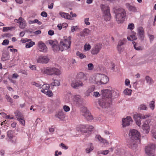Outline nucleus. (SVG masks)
<instances>
[{
    "label": "nucleus",
    "mask_w": 156,
    "mask_h": 156,
    "mask_svg": "<svg viewBox=\"0 0 156 156\" xmlns=\"http://www.w3.org/2000/svg\"><path fill=\"white\" fill-rule=\"evenodd\" d=\"M88 146L90 147L87 148L86 149V152L87 153H90L94 149L93 144L92 143H89Z\"/></svg>",
    "instance_id": "obj_30"
},
{
    "label": "nucleus",
    "mask_w": 156,
    "mask_h": 156,
    "mask_svg": "<svg viewBox=\"0 0 156 156\" xmlns=\"http://www.w3.org/2000/svg\"><path fill=\"white\" fill-rule=\"evenodd\" d=\"M59 15L62 18L66 19L68 20H70L71 19V16L68 13L62 12H59Z\"/></svg>",
    "instance_id": "obj_27"
},
{
    "label": "nucleus",
    "mask_w": 156,
    "mask_h": 156,
    "mask_svg": "<svg viewBox=\"0 0 156 156\" xmlns=\"http://www.w3.org/2000/svg\"><path fill=\"white\" fill-rule=\"evenodd\" d=\"M113 11L115 14V17L118 23H121L125 20L126 15L125 10L122 8L115 7L113 8Z\"/></svg>",
    "instance_id": "obj_2"
},
{
    "label": "nucleus",
    "mask_w": 156,
    "mask_h": 156,
    "mask_svg": "<svg viewBox=\"0 0 156 156\" xmlns=\"http://www.w3.org/2000/svg\"><path fill=\"white\" fill-rule=\"evenodd\" d=\"M98 140V141L101 142V140L102 139V138L100 135H97L95 137Z\"/></svg>",
    "instance_id": "obj_58"
},
{
    "label": "nucleus",
    "mask_w": 156,
    "mask_h": 156,
    "mask_svg": "<svg viewBox=\"0 0 156 156\" xmlns=\"http://www.w3.org/2000/svg\"><path fill=\"white\" fill-rule=\"evenodd\" d=\"M101 74H98L96 75L94 77V80L95 83L97 84H99L101 83Z\"/></svg>",
    "instance_id": "obj_25"
},
{
    "label": "nucleus",
    "mask_w": 156,
    "mask_h": 156,
    "mask_svg": "<svg viewBox=\"0 0 156 156\" xmlns=\"http://www.w3.org/2000/svg\"><path fill=\"white\" fill-rule=\"evenodd\" d=\"M49 60V58L46 56H40L37 59V62L44 64L48 63Z\"/></svg>",
    "instance_id": "obj_15"
},
{
    "label": "nucleus",
    "mask_w": 156,
    "mask_h": 156,
    "mask_svg": "<svg viewBox=\"0 0 156 156\" xmlns=\"http://www.w3.org/2000/svg\"><path fill=\"white\" fill-rule=\"evenodd\" d=\"M68 39H64L60 42V47L61 51H62L64 50H67L70 47L71 43V37H69Z\"/></svg>",
    "instance_id": "obj_4"
},
{
    "label": "nucleus",
    "mask_w": 156,
    "mask_h": 156,
    "mask_svg": "<svg viewBox=\"0 0 156 156\" xmlns=\"http://www.w3.org/2000/svg\"><path fill=\"white\" fill-rule=\"evenodd\" d=\"M148 36L150 39V42L151 43L154 39V35L151 34H148Z\"/></svg>",
    "instance_id": "obj_48"
},
{
    "label": "nucleus",
    "mask_w": 156,
    "mask_h": 156,
    "mask_svg": "<svg viewBox=\"0 0 156 156\" xmlns=\"http://www.w3.org/2000/svg\"><path fill=\"white\" fill-rule=\"evenodd\" d=\"M138 35L139 38L141 41L144 39V32L143 28L142 27H139L138 29Z\"/></svg>",
    "instance_id": "obj_18"
},
{
    "label": "nucleus",
    "mask_w": 156,
    "mask_h": 156,
    "mask_svg": "<svg viewBox=\"0 0 156 156\" xmlns=\"http://www.w3.org/2000/svg\"><path fill=\"white\" fill-rule=\"evenodd\" d=\"M14 133V131L12 130H9L7 133L8 137L10 139H12L13 138V134Z\"/></svg>",
    "instance_id": "obj_35"
},
{
    "label": "nucleus",
    "mask_w": 156,
    "mask_h": 156,
    "mask_svg": "<svg viewBox=\"0 0 156 156\" xmlns=\"http://www.w3.org/2000/svg\"><path fill=\"white\" fill-rule=\"evenodd\" d=\"M89 19V18H85L84 20L85 24L87 25H89L90 24V23L88 21Z\"/></svg>",
    "instance_id": "obj_60"
},
{
    "label": "nucleus",
    "mask_w": 156,
    "mask_h": 156,
    "mask_svg": "<svg viewBox=\"0 0 156 156\" xmlns=\"http://www.w3.org/2000/svg\"><path fill=\"white\" fill-rule=\"evenodd\" d=\"M148 117L147 115H143L140 114H134L133 115V118L135 120L140 119H145Z\"/></svg>",
    "instance_id": "obj_22"
},
{
    "label": "nucleus",
    "mask_w": 156,
    "mask_h": 156,
    "mask_svg": "<svg viewBox=\"0 0 156 156\" xmlns=\"http://www.w3.org/2000/svg\"><path fill=\"white\" fill-rule=\"evenodd\" d=\"M135 121L136 122V125L138 126H140L141 124V121L140 119H139Z\"/></svg>",
    "instance_id": "obj_59"
},
{
    "label": "nucleus",
    "mask_w": 156,
    "mask_h": 156,
    "mask_svg": "<svg viewBox=\"0 0 156 156\" xmlns=\"http://www.w3.org/2000/svg\"><path fill=\"white\" fill-rule=\"evenodd\" d=\"M41 15L43 17H45L47 16V13L44 11H43L41 13Z\"/></svg>",
    "instance_id": "obj_62"
},
{
    "label": "nucleus",
    "mask_w": 156,
    "mask_h": 156,
    "mask_svg": "<svg viewBox=\"0 0 156 156\" xmlns=\"http://www.w3.org/2000/svg\"><path fill=\"white\" fill-rule=\"evenodd\" d=\"M134 44V43H135V44L134 45V48L136 50L140 51V50H142L143 49V47H141V46L135 43V42L133 43Z\"/></svg>",
    "instance_id": "obj_32"
},
{
    "label": "nucleus",
    "mask_w": 156,
    "mask_h": 156,
    "mask_svg": "<svg viewBox=\"0 0 156 156\" xmlns=\"http://www.w3.org/2000/svg\"><path fill=\"white\" fill-rule=\"evenodd\" d=\"M139 108L140 110H146L147 107L144 104H142L140 105Z\"/></svg>",
    "instance_id": "obj_47"
},
{
    "label": "nucleus",
    "mask_w": 156,
    "mask_h": 156,
    "mask_svg": "<svg viewBox=\"0 0 156 156\" xmlns=\"http://www.w3.org/2000/svg\"><path fill=\"white\" fill-rule=\"evenodd\" d=\"M129 135L130 139L128 142V146L130 148L135 150L137 147L138 141H139L140 133L136 130L133 129L129 131Z\"/></svg>",
    "instance_id": "obj_1"
},
{
    "label": "nucleus",
    "mask_w": 156,
    "mask_h": 156,
    "mask_svg": "<svg viewBox=\"0 0 156 156\" xmlns=\"http://www.w3.org/2000/svg\"><path fill=\"white\" fill-rule=\"evenodd\" d=\"M38 50L40 51L46 53L47 51V48L45 44L42 41H39L37 44Z\"/></svg>",
    "instance_id": "obj_14"
},
{
    "label": "nucleus",
    "mask_w": 156,
    "mask_h": 156,
    "mask_svg": "<svg viewBox=\"0 0 156 156\" xmlns=\"http://www.w3.org/2000/svg\"><path fill=\"white\" fill-rule=\"evenodd\" d=\"M131 90L128 88L125 89L124 91V94L126 95H129L131 94Z\"/></svg>",
    "instance_id": "obj_41"
},
{
    "label": "nucleus",
    "mask_w": 156,
    "mask_h": 156,
    "mask_svg": "<svg viewBox=\"0 0 156 156\" xmlns=\"http://www.w3.org/2000/svg\"><path fill=\"white\" fill-rule=\"evenodd\" d=\"M48 34L52 36L54 34V31L51 30H49L48 33Z\"/></svg>",
    "instance_id": "obj_63"
},
{
    "label": "nucleus",
    "mask_w": 156,
    "mask_h": 156,
    "mask_svg": "<svg viewBox=\"0 0 156 156\" xmlns=\"http://www.w3.org/2000/svg\"><path fill=\"white\" fill-rule=\"evenodd\" d=\"M87 66L89 70H92L93 69L94 66L92 63H89Z\"/></svg>",
    "instance_id": "obj_54"
},
{
    "label": "nucleus",
    "mask_w": 156,
    "mask_h": 156,
    "mask_svg": "<svg viewBox=\"0 0 156 156\" xmlns=\"http://www.w3.org/2000/svg\"><path fill=\"white\" fill-rule=\"evenodd\" d=\"M133 121L132 119L130 116H127L126 118H124L122 120V125L123 127L129 126L130 122Z\"/></svg>",
    "instance_id": "obj_16"
},
{
    "label": "nucleus",
    "mask_w": 156,
    "mask_h": 156,
    "mask_svg": "<svg viewBox=\"0 0 156 156\" xmlns=\"http://www.w3.org/2000/svg\"><path fill=\"white\" fill-rule=\"evenodd\" d=\"M125 5L126 8L129 11L133 12H138L137 9L135 6L131 5L129 3H126Z\"/></svg>",
    "instance_id": "obj_19"
},
{
    "label": "nucleus",
    "mask_w": 156,
    "mask_h": 156,
    "mask_svg": "<svg viewBox=\"0 0 156 156\" xmlns=\"http://www.w3.org/2000/svg\"><path fill=\"white\" fill-rule=\"evenodd\" d=\"M42 72L44 74L48 75H59L61 74L60 71L58 69L55 67L43 68L42 70Z\"/></svg>",
    "instance_id": "obj_3"
},
{
    "label": "nucleus",
    "mask_w": 156,
    "mask_h": 156,
    "mask_svg": "<svg viewBox=\"0 0 156 156\" xmlns=\"http://www.w3.org/2000/svg\"><path fill=\"white\" fill-rule=\"evenodd\" d=\"M112 101H109L105 98H102L99 100L98 104L99 105L103 108H106L109 106V105L111 103Z\"/></svg>",
    "instance_id": "obj_9"
},
{
    "label": "nucleus",
    "mask_w": 156,
    "mask_h": 156,
    "mask_svg": "<svg viewBox=\"0 0 156 156\" xmlns=\"http://www.w3.org/2000/svg\"><path fill=\"white\" fill-rule=\"evenodd\" d=\"M127 41V40L126 38H124L122 40H120L118 42L117 45L122 46L125 44Z\"/></svg>",
    "instance_id": "obj_38"
},
{
    "label": "nucleus",
    "mask_w": 156,
    "mask_h": 156,
    "mask_svg": "<svg viewBox=\"0 0 156 156\" xmlns=\"http://www.w3.org/2000/svg\"><path fill=\"white\" fill-rule=\"evenodd\" d=\"M134 28V24L133 23H131L129 25L128 27V29L132 30Z\"/></svg>",
    "instance_id": "obj_45"
},
{
    "label": "nucleus",
    "mask_w": 156,
    "mask_h": 156,
    "mask_svg": "<svg viewBox=\"0 0 156 156\" xmlns=\"http://www.w3.org/2000/svg\"><path fill=\"white\" fill-rule=\"evenodd\" d=\"M117 48L119 52H121L122 51H123V48L122 47V46L117 45Z\"/></svg>",
    "instance_id": "obj_52"
},
{
    "label": "nucleus",
    "mask_w": 156,
    "mask_h": 156,
    "mask_svg": "<svg viewBox=\"0 0 156 156\" xmlns=\"http://www.w3.org/2000/svg\"><path fill=\"white\" fill-rule=\"evenodd\" d=\"M82 115L87 121H91L93 119V117L87 108L85 107H82L81 109Z\"/></svg>",
    "instance_id": "obj_6"
},
{
    "label": "nucleus",
    "mask_w": 156,
    "mask_h": 156,
    "mask_svg": "<svg viewBox=\"0 0 156 156\" xmlns=\"http://www.w3.org/2000/svg\"><path fill=\"white\" fill-rule=\"evenodd\" d=\"M101 48V46L100 45L96 44L92 48L91 53L93 55H97L99 53Z\"/></svg>",
    "instance_id": "obj_17"
},
{
    "label": "nucleus",
    "mask_w": 156,
    "mask_h": 156,
    "mask_svg": "<svg viewBox=\"0 0 156 156\" xmlns=\"http://www.w3.org/2000/svg\"><path fill=\"white\" fill-rule=\"evenodd\" d=\"M9 43V41L8 39L4 40L3 42L2 43V44L4 45H7Z\"/></svg>",
    "instance_id": "obj_50"
},
{
    "label": "nucleus",
    "mask_w": 156,
    "mask_h": 156,
    "mask_svg": "<svg viewBox=\"0 0 156 156\" xmlns=\"http://www.w3.org/2000/svg\"><path fill=\"white\" fill-rule=\"evenodd\" d=\"M51 85L53 86H58L60 85V82L58 80H55L54 82L51 83Z\"/></svg>",
    "instance_id": "obj_36"
},
{
    "label": "nucleus",
    "mask_w": 156,
    "mask_h": 156,
    "mask_svg": "<svg viewBox=\"0 0 156 156\" xmlns=\"http://www.w3.org/2000/svg\"><path fill=\"white\" fill-rule=\"evenodd\" d=\"M83 128H85L88 129V131H91L92 129H93L94 127L93 126L90 125H84L82 126Z\"/></svg>",
    "instance_id": "obj_37"
},
{
    "label": "nucleus",
    "mask_w": 156,
    "mask_h": 156,
    "mask_svg": "<svg viewBox=\"0 0 156 156\" xmlns=\"http://www.w3.org/2000/svg\"><path fill=\"white\" fill-rule=\"evenodd\" d=\"M28 23L30 24L37 23L39 25H41L42 24V22L39 21L37 19H35L33 20H29L28 21Z\"/></svg>",
    "instance_id": "obj_34"
},
{
    "label": "nucleus",
    "mask_w": 156,
    "mask_h": 156,
    "mask_svg": "<svg viewBox=\"0 0 156 156\" xmlns=\"http://www.w3.org/2000/svg\"><path fill=\"white\" fill-rule=\"evenodd\" d=\"M76 78L81 80V81L83 82L87 80V77L86 75L83 72H80L77 74Z\"/></svg>",
    "instance_id": "obj_21"
},
{
    "label": "nucleus",
    "mask_w": 156,
    "mask_h": 156,
    "mask_svg": "<svg viewBox=\"0 0 156 156\" xmlns=\"http://www.w3.org/2000/svg\"><path fill=\"white\" fill-rule=\"evenodd\" d=\"M156 148V146L154 144H152L148 145L145 148L146 154L148 156L153 155V152Z\"/></svg>",
    "instance_id": "obj_7"
},
{
    "label": "nucleus",
    "mask_w": 156,
    "mask_h": 156,
    "mask_svg": "<svg viewBox=\"0 0 156 156\" xmlns=\"http://www.w3.org/2000/svg\"><path fill=\"white\" fill-rule=\"evenodd\" d=\"M101 8L104 15V19L106 21L109 20L111 18L109 7L106 5H101Z\"/></svg>",
    "instance_id": "obj_5"
},
{
    "label": "nucleus",
    "mask_w": 156,
    "mask_h": 156,
    "mask_svg": "<svg viewBox=\"0 0 156 156\" xmlns=\"http://www.w3.org/2000/svg\"><path fill=\"white\" fill-rule=\"evenodd\" d=\"M109 81L108 78L105 75L101 74V84H105Z\"/></svg>",
    "instance_id": "obj_24"
},
{
    "label": "nucleus",
    "mask_w": 156,
    "mask_h": 156,
    "mask_svg": "<svg viewBox=\"0 0 156 156\" xmlns=\"http://www.w3.org/2000/svg\"><path fill=\"white\" fill-rule=\"evenodd\" d=\"M93 96L96 97L100 96V94L99 92H93Z\"/></svg>",
    "instance_id": "obj_57"
},
{
    "label": "nucleus",
    "mask_w": 156,
    "mask_h": 156,
    "mask_svg": "<svg viewBox=\"0 0 156 156\" xmlns=\"http://www.w3.org/2000/svg\"><path fill=\"white\" fill-rule=\"evenodd\" d=\"M78 28V27L77 26H72L71 27V31L72 32H74L76 31Z\"/></svg>",
    "instance_id": "obj_56"
},
{
    "label": "nucleus",
    "mask_w": 156,
    "mask_h": 156,
    "mask_svg": "<svg viewBox=\"0 0 156 156\" xmlns=\"http://www.w3.org/2000/svg\"><path fill=\"white\" fill-rule=\"evenodd\" d=\"M100 142L104 144H106V145L108 144V143L107 142V141L104 138H102V139L101 140Z\"/></svg>",
    "instance_id": "obj_61"
},
{
    "label": "nucleus",
    "mask_w": 156,
    "mask_h": 156,
    "mask_svg": "<svg viewBox=\"0 0 156 156\" xmlns=\"http://www.w3.org/2000/svg\"><path fill=\"white\" fill-rule=\"evenodd\" d=\"M84 84L82 81L80 80H75L72 81L71 83V86L74 89H78L82 87Z\"/></svg>",
    "instance_id": "obj_13"
},
{
    "label": "nucleus",
    "mask_w": 156,
    "mask_h": 156,
    "mask_svg": "<svg viewBox=\"0 0 156 156\" xmlns=\"http://www.w3.org/2000/svg\"><path fill=\"white\" fill-rule=\"evenodd\" d=\"M95 88V87L94 86L89 87L86 92V96H88L89 95L90 93L94 91Z\"/></svg>",
    "instance_id": "obj_29"
},
{
    "label": "nucleus",
    "mask_w": 156,
    "mask_h": 156,
    "mask_svg": "<svg viewBox=\"0 0 156 156\" xmlns=\"http://www.w3.org/2000/svg\"><path fill=\"white\" fill-rule=\"evenodd\" d=\"M145 79L147 81V83L149 84H151L154 83V81L151 79V78L148 76H147L145 77Z\"/></svg>",
    "instance_id": "obj_39"
},
{
    "label": "nucleus",
    "mask_w": 156,
    "mask_h": 156,
    "mask_svg": "<svg viewBox=\"0 0 156 156\" xmlns=\"http://www.w3.org/2000/svg\"><path fill=\"white\" fill-rule=\"evenodd\" d=\"M60 146L64 149L66 150L68 148V147L66 146L63 143H62L60 144Z\"/></svg>",
    "instance_id": "obj_53"
},
{
    "label": "nucleus",
    "mask_w": 156,
    "mask_h": 156,
    "mask_svg": "<svg viewBox=\"0 0 156 156\" xmlns=\"http://www.w3.org/2000/svg\"><path fill=\"white\" fill-rule=\"evenodd\" d=\"M72 99L74 104L78 106H79L83 103V99L79 95H74L73 96Z\"/></svg>",
    "instance_id": "obj_11"
},
{
    "label": "nucleus",
    "mask_w": 156,
    "mask_h": 156,
    "mask_svg": "<svg viewBox=\"0 0 156 156\" xmlns=\"http://www.w3.org/2000/svg\"><path fill=\"white\" fill-rule=\"evenodd\" d=\"M9 53L8 52L3 53L1 58L2 61H5L7 60L9 58Z\"/></svg>",
    "instance_id": "obj_28"
},
{
    "label": "nucleus",
    "mask_w": 156,
    "mask_h": 156,
    "mask_svg": "<svg viewBox=\"0 0 156 156\" xmlns=\"http://www.w3.org/2000/svg\"><path fill=\"white\" fill-rule=\"evenodd\" d=\"M5 98L8 101L10 102L11 103H12L13 102V100L12 99L10 98L9 95L6 94L5 96Z\"/></svg>",
    "instance_id": "obj_44"
},
{
    "label": "nucleus",
    "mask_w": 156,
    "mask_h": 156,
    "mask_svg": "<svg viewBox=\"0 0 156 156\" xmlns=\"http://www.w3.org/2000/svg\"><path fill=\"white\" fill-rule=\"evenodd\" d=\"M154 101L153 100L152 101H151L149 104V106L150 108L152 110H153L154 108Z\"/></svg>",
    "instance_id": "obj_40"
},
{
    "label": "nucleus",
    "mask_w": 156,
    "mask_h": 156,
    "mask_svg": "<svg viewBox=\"0 0 156 156\" xmlns=\"http://www.w3.org/2000/svg\"><path fill=\"white\" fill-rule=\"evenodd\" d=\"M42 89L41 90V92L48 95L49 97H51L53 93L51 90H49V86L48 85L47 86L46 85L44 84L42 86Z\"/></svg>",
    "instance_id": "obj_12"
},
{
    "label": "nucleus",
    "mask_w": 156,
    "mask_h": 156,
    "mask_svg": "<svg viewBox=\"0 0 156 156\" xmlns=\"http://www.w3.org/2000/svg\"><path fill=\"white\" fill-rule=\"evenodd\" d=\"M31 84H32V85H35L36 87H38L41 88V84H40L39 83H36V82H32L31 83Z\"/></svg>",
    "instance_id": "obj_46"
},
{
    "label": "nucleus",
    "mask_w": 156,
    "mask_h": 156,
    "mask_svg": "<svg viewBox=\"0 0 156 156\" xmlns=\"http://www.w3.org/2000/svg\"><path fill=\"white\" fill-rule=\"evenodd\" d=\"M84 48L85 51H88L90 49L91 46L89 44H86L84 46Z\"/></svg>",
    "instance_id": "obj_43"
},
{
    "label": "nucleus",
    "mask_w": 156,
    "mask_h": 156,
    "mask_svg": "<svg viewBox=\"0 0 156 156\" xmlns=\"http://www.w3.org/2000/svg\"><path fill=\"white\" fill-rule=\"evenodd\" d=\"M15 114L16 118L18 120L21 118H23V115L20 112L17 111L16 112Z\"/></svg>",
    "instance_id": "obj_33"
},
{
    "label": "nucleus",
    "mask_w": 156,
    "mask_h": 156,
    "mask_svg": "<svg viewBox=\"0 0 156 156\" xmlns=\"http://www.w3.org/2000/svg\"><path fill=\"white\" fill-rule=\"evenodd\" d=\"M49 44L52 46V48L54 51H61L60 45H58L57 41H53L50 40L48 41Z\"/></svg>",
    "instance_id": "obj_10"
},
{
    "label": "nucleus",
    "mask_w": 156,
    "mask_h": 156,
    "mask_svg": "<svg viewBox=\"0 0 156 156\" xmlns=\"http://www.w3.org/2000/svg\"><path fill=\"white\" fill-rule=\"evenodd\" d=\"M55 116L61 120H63L65 117V114L62 111H60L56 113Z\"/></svg>",
    "instance_id": "obj_23"
},
{
    "label": "nucleus",
    "mask_w": 156,
    "mask_h": 156,
    "mask_svg": "<svg viewBox=\"0 0 156 156\" xmlns=\"http://www.w3.org/2000/svg\"><path fill=\"white\" fill-rule=\"evenodd\" d=\"M76 55L78 56H79L81 59H83L86 57V56L85 55H83L82 53H80L79 51H77V52Z\"/></svg>",
    "instance_id": "obj_42"
},
{
    "label": "nucleus",
    "mask_w": 156,
    "mask_h": 156,
    "mask_svg": "<svg viewBox=\"0 0 156 156\" xmlns=\"http://www.w3.org/2000/svg\"><path fill=\"white\" fill-rule=\"evenodd\" d=\"M35 44V43L34 42L31 41L28 42H27L26 44V48H29Z\"/></svg>",
    "instance_id": "obj_31"
},
{
    "label": "nucleus",
    "mask_w": 156,
    "mask_h": 156,
    "mask_svg": "<svg viewBox=\"0 0 156 156\" xmlns=\"http://www.w3.org/2000/svg\"><path fill=\"white\" fill-rule=\"evenodd\" d=\"M102 97L105 98L109 101H112V94L110 90L105 89L101 91Z\"/></svg>",
    "instance_id": "obj_8"
},
{
    "label": "nucleus",
    "mask_w": 156,
    "mask_h": 156,
    "mask_svg": "<svg viewBox=\"0 0 156 156\" xmlns=\"http://www.w3.org/2000/svg\"><path fill=\"white\" fill-rule=\"evenodd\" d=\"M23 118H21L18 120L20 122V123L22 124L23 126H24L25 124V121L23 119Z\"/></svg>",
    "instance_id": "obj_55"
},
{
    "label": "nucleus",
    "mask_w": 156,
    "mask_h": 156,
    "mask_svg": "<svg viewBox=\"0 0 156 156\" xmlns=\"http://www.w3.org/2000/svg\"><path fill=\"white\" fill-rule=\"evenodd\" d=\"M19 27L22 29H24L26 27V22L25 20L22 17H20L19 18Z\"/></svg>",
    "instance_id": "obj_20"
},
{
    "label": "nucleus",
    "mask_w": 156,
    "mask_h": 156,
    "mask_svg": "<svg viewBox=\"0 0 156 156\" xmlns=\"http://www.w3.org/2000/svg\"><path fill=\"white\" fill-rule=\"evenodd\" d=\"M31 41V39H28L27 38H25V39H21V41L23 43H25L26 42H28Z\"/></svg>",
    "instance_id": "obj_51"
},
{
    "label": "nucleus",
    "mask_w": 156,
    "mask_h": 156,
    "mask_svg": "<svg viewBox=\"0 0 156 156\" xmlns=\"http://www.w3.org/2000/svg\"><path fill=\"white\" fill-rule=\"evenodd\" d=\"M142 128L145 133L147 134L149 133L150 131V127L148 124L144 123L143 125Z\"/></svg>",
    "instance_id": "obj_26"
},
{
    "label": "nucleus",
    "mask_w": 156,
    "mask_h": 156,
    "mask_svg": "<svg viewBox=\"0 0 156 156\" xmlns=\"http://www.w3.org/2000/svg\"><path fill=\"white\" fill-rule=\"evenodd\" d=\"M63 109L66 112H68L70 110V108L68 106L66 105H64L63 107Z\"/></svg>",
    "instance_id": "obj_49"
},
{
    "label": "nucleus",
    "mask_w": 156,
    "mask_h": 156,
    "mask_svg": "<svg viewBox=\"0 0 156 156\" xmlns=\"http://www.w3.org/2000/svg\"><path fill=\"white\" fill-rule=\"evenodd\" d=\"M19 76L16 73H15L12 74V78H13L17 79Z\"/></svg>",
    "instance_id": "obj_64"
}]
</instances>
